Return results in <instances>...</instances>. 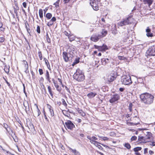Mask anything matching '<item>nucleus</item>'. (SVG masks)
<instances>
[{
    "label": "nucleus",
    "mask_w": 155,
    "mask_h": 155,
    "mask_svg": "<svg viewBox=\"0 0 155 155\" xmlns=\"http://www.w3.org/2000/svg\"><path fill=\"white\" fill-rule=\"evenodd\" d=\"M133 104L131 103H130L129 104V109L130 111L131 112L132 111V107Z\"/></svg>",
    "instance_id": "79ce46f5"
},
{
    "label": "nucleus",
    "mask_w": 155,
    "mask_h": 155,
    "mask_svg": "<svg viewBox=\"0 0 155 155\" xmlns=\"http://www.w3.org/2000/svg\"><path fill=\"white\" fill-rule=\"evenodd\" d=\"M90 142L91 143H93L94 144H95V143H98L95 140L93 139H92L90 140Z\"/></svg>",
    "instance_id": "ea45409f"
},
{
    "label": "nucleus",
    "mask_w": 155,
    "mask_h": 155,
    "mask_svg": "<svg viewBox=\"0 0 155 155\" xmlns=\"http://www.w3.org/2000/svg\"><path fill=\"white\" fill-rule=\"evenodd\" d=\"M3 127L7 131L9 132L8 128H9L10 130L11 129L8 127V125L7 124L4 123L3 124Z\"/></svg>",
    "instance_id": "7c9ffc66"
},
{
    "label": "nucleus",
    "mask_w": 155,
    "mask_h": 155,
    "mask_svg": "<svg viewBox=\"0 0 155 155\" xmlns=\"http://www.w3.org/2000/svg\"><path fill=\"white\" fill-rule=\"evenodd\" d=\"M61 101L62 103V104L65 107H67V104L66 103L64 100V99H62Z\"/></svg>",
    "instance_id": "58836bf2"
},
{
    "label": "nucleus",
    "mask_w": 155,
    "mask_h": 155,
    "mask_svg": "<svg viewBox=\"0 0 155 155\" xmlns=\"http://www.w3.org/2000/svg\"><path fill=\"white\" fill-rule=\"evenodd\" d=\"M140 98L141 102L146 105H150L153 103L154 97L151 94L145 93L140 95Z\"/></svg>",
    "instance_id": "f257e3e1"
},
{
    "label": "nucleus",
    "mask_w": 155,
    "mask_h": 155,
    "mask_svg": "<svg viewBox=\"0 0 155 155\" xmlns=\"http://www.w3.org/2000/svg\"><path fill=\"white\" fill-rule=\"evenodd\" d=\"M65 127H66L68 129L72 130L74 127V125L72 122L70 120H68L65 123Z\"/></svg>",
    "instance_id": "6e6552de"
},
{
    "label": "nucleus",
    "mask_w": 155,
    "mask_h": 155,
    "mask_svg": "<svg viewBox=\"0 0 155 155\" xmlns=\"http://www.w3.org/2000/svg\"><path fill=\"white\" fill-rule=\"evenodd\" d=\"M69 150H71V152L74 153L75 155H80V153L75 149H73L71 148H70Z\"/></svg>",
    "instance_id": "4be33fe9"
},
{
    "label": "nucleus",
    "mask_w": 155,
    "mask_h": 155,
    "mask_svg": "<svg viewBox=\"0 0 155 155\" xmlns=\"http://www.w3.org/2000/svg\"><path fill=\"white\" fill-rule=\"evenodd\" d=\"M79 62V58H76L72 65L73 66H74L76 64L78 63Z\"/></svg>",
    "instance_id": "393cba45"
},
{
    "label": "nucleus",
    "mask_w": 155,
    "mask_h": 155,
    "mask_svg": "<svg viewBox=\"0 0 155 155\" xmlns=\"http://www.w3.org/2000/svg\"><path fill=\"white\" fill-rule=\"evenodd\" d=\"M122 36L123 38H128V35L127 32H126V33H124V34H123V33H122Z\"/></svg>",
    "instance_id": "2f4dec72"
},
{
    "label": "nucleus",
    "mask_w": 155,
    "mask_h": 155,
    "mask_svg": "<svg viewBox=\"0 0 155 155\" xmlns=\"http://www.w3.org/2000/svg\"><path fill=\"white\" fill-rule=\"evenodd\" d=\"M39 15L40 18H41V19H42V18H43V11L42 9H40L39 11Z\"/></svg>",
    "instance_id": "cd10ccee"
},
{
    "label": "nucleus",
    "mask_w": 155,
    "mask_h": 155,
    "mask_svg": "<svg viewBox=\"0 0 155 155\" xmlns=\"http://www.w3.org/2000/svg\"><path fill=\"white\" fill-rule=\"evenodd\" d=\"M50 113V115L51 117H53L54 116V112L53 109V108L51 109H50V110H49Z\"/></svg>",
    "instance_id": "f704fd0d"
},
{
    "label": "nucleus",
    "mask_w": 155,
    "mask_h": 155,
    "mask_svg": "<svg viewBox=\"0 0 155 155\" xmlns=\"http://www.w3.org/2000/svg\"><path fill=\"white\" fill-rule=\"evenodd\" d=\"M98 137L104 141L107 140L108 139V138L106 137H101L98 135Z\"/></svg>",
    "instance_id": "c9c22d12"
},
{
    "label": "nucleus",
    "mask_w": 155,
    "mask_h": 155,
    "mask_svg": "<svg viewBox=\"0 0 155 155\" xmlns=\"http://www.w3.org/2000/svg\"><path fill=\"white\" fill-rule=\"evenodd\" d=\"M146 54L147 56H155V45L149 47L147 51Z\"/></svg>",
    "instance_id": "39448f33"
},
{
    "label": "nucleus",
    "mask_w": 155,
    "mask_h": 155,
    "mask_svg": "<svg viewBox=\"0 0 155 155\" xmlns=\"http://www.w3.org/2000/svg\"><path fill=\"white\" fill-rule=\"evenodd\" d=\"M115 77L113 74H110L107 76L105 80L109 82H112L115 79Z\"/></svg>",
    "instance_id": "9d476101"
},
{
    "label": "nucleus",
    "mask_w": 155,
    "mask_h": 155,
    "mask_svg": "<svg viewBox=\"0 0 155 155\" xmlns=\"http://www.w3.org/2000/svg\"><path fill=\"white\" fill-rule=\"evenodd\" d=\"M100 38H101V36L99 34L93 35L91 38V40L94 42L97 41Z\"/></svg>",
    "instance_id": "9b49d317"
},
{
    "label": "nucleus",
    "mask_w": 155,
    "mask_h": 155,
    "mask_svg": "<svg viewBox=\"0 0 155 155\" xmlns=\"http://www.w3.org/2000/svg\"><path fill=\"white\" fill-rule=\"evenodd\" d=\"M44 117H45V119L48 122H49V120H48V118L47 116H46L45 113L44 114Z\"/></svg>",
    "instance_id": "4d7b16f0"
},
{
    "label": "nucleus",
    "mask_w": 155,
    "mask_h": 155,
    "mask_svg": "<svg viewBox=\"0 0 155 155\" xmlns=\"http://www.w3.org/2000/svg\"><path fill=\"white\" fill-rule=\"evenodd\" d=\"M3 78L5 80L6 83H7L8 86L10 87V83L7 81V80L4 77H3Z\"/></svg>",
    "instance_id": "603ef678"
},
{
    "label": "nucleus",
    "mask_w": 155,
    "mask_h": 155,
    "mask_svg": "<svg viewBox=\"0 0 155 155\" xmlns=\"http://www.w3.org/2000/svg\"><path fill=\"white\" fill-rule=\"evenodd\" d=\"M30 127H31V130L32 131H34L35 130V129L33 125L32 124L31 125Z\"/></svg>",
    "instance_id": "864d4df0"
},
{
    "label": "nucleus",
    "mask_w": 155,
    "mask_h": 155,
    "mask_svg": "<svg viewBox=\"0 0 155 155\" xmlns=\"http://www.w3.org/2000/svg\"><path fill=\"white\" fill-rule=\"evenodd\" d=\"M22 5L24 8H26V3L25 2H24L22 3Z\"/></svg>",
    "instance_id": "0e129e2a"
},
{
    "label": "nucleus",
    "mask_w": 155,
    "mask_h": 155,
    "mask_svg": "<svg viewBox=\"0 0 155 155\" xmlns=\"http://www.w3.org/2000/svg\"><path fill=\"white\" fill-rule=\"evenodd\" d=\"M4 41V38L3 37H0V42H2Z\"/></svg>",
    "instance_id": "6e6d98bb"
},
{
    "label": "nucleus",
    "mask_w": 155,
    "mask_h": 155,
    "mask_svg": "<svg viewBox=\"0 0 155 155\" xmlns=\"http://www.w3.org/2000/svg\"><path fill=\"white\" fill-rule=\"evenodd\" d=\"M75 50V48L73 46H69L67 50V52L70 55V57L72 58L74 57V51Z\"/></svg>",
    "instance_id": "0eeeda50"
},
{
    "label": "nucleus",
    "mask_w": 155,
    "mask_h": 155,
    "mask_svg": "<svg viewBox=\"0 0 155 155\" xmlns=\"http://www.w3.org/2000/svg\"><path fill=\"white\" fill-rule=\"evenodd\" d=\"M23 91L25 94L26 95V96H27L26 93L25 92V85L24 84H23Z\"/></svg>",
    "instance_id": "bf43d9fd"
},
{
    "label": "nucleus",
    "mask_w": 155,
    "mask_h": 155,
    "mask_svg": "<svg viewBox=\"0 0 155 155\" xmlns=\"http://www.w3.org/2000/svg\"><path fill=\"white\" fill-rule=\"evenodd\" d=\"M56 21V18L54 17H53L48 22L47 25L48 27H50L53 25L54 22L55 21Z\"/></svg>",
    "instance_id": "2eb2a0df"
},
{
    "label": "nucleus",
    "mask_w": 155,
    "mask_h": 155,
    "mask_svg": "<svg viewBox=\"0 0 155 155\" xmlns=\"http://www.w3.org/2000/svg\"><path fill=\"white\" fill-rule=\"evenodd\" d=\"M101 62L102 65H105L110 63V60L108 58H104L101 59Z\"/></svg>",
    "instance_id": "4468645a"
},
{
    "label": "nucleus",
    "mask_w": 155,
    "mask_h": 155,
    "mask_svg": "<svg viewBox=\"0 0 155 155\" xmlns=\"http://www.w3.org/2000/svg\"><path fill=\"white\" fill-rule=\"evenodd\" d=\"M101 90L104 92L108 91V87L107 86H103L101 87Z\"/></svg>",
    "instance_id": "c85d7f7f"
},
{
    "label": "nucleus",
    "mask_w": 155,
    "mask_h": 155,
    "mask_svg": "<svg viewBox=\"0 0 155 155\" xmlns=\"http://www.w3.org/2000/svg\"><path fill=\"white\" fill-rule=\"evenodd\" d=\"M59 0H58L54 4V5H55L56 7H57L59 6Z\"/></svg>",
    "instance_id": "a19ab883"
},
{
    "label": "nucleus",
    "mask_w": 155,
    "mask_h": 155,
    "mask_svg": "<svg viewBox=\"0 0 155 155\" xmlns=\"http://www.w3.org/2000/svg\"><path fill=\"white\" fill-rule=\"evenodd\" d=\"M121 81L122 84L125 85H130L132 83L131 77L129 75L123 76L121 78Z\"/></svg>",
    "instance_id": "20e7f679"
},
{
    "label": "nucleus",
    "mask_w": 155,
    "mask_h": 155,
    "mask_svg": "<svg viewBox=\"0 0 155 155\" xmlns=\"http://www.w3.org/2000/svg\"><path fill=\"white\" fill-rule=\"evenodd\" d=\"M101 33V34H100V35L101 36V38H102L103 37L105 36L107 34V31L105 29H102Z\"/></svg>",
    "instance_id": "dca6fc26"
},
{
    "label": "nucleus",
    "mask_w": 155,
    "mask_h": 155,
    "mask_svg": "<svg viewBox=\"0 0 155 155\" xmlns=\"http://www.w3.org/2000/svg\"><path fill=\"white\" fill-rule=\"evenodd\" d=\"M73 77L75 80L78 81H82L85 78L84 75L82 71L79 69H77L76 72L73 75Z\"/></svg>",
    "instance_id": "f03ea898"
},
{
    "label": "nucleus",
    "mask_w": 155,
    "mask_h": 155,
    "mask_svg": "<svg viewBox=\"0 0 155 155\" xmlns=\"http://www.w3.org/2000/svg\"><path fill=\"white\" fill-rule=\"evenodd\" d=\"M9 67L8 68L7 66H5V67L4 68V70L5 72L7 74H8L9 72Z\"/></svg>",
    "instance_id": "72a5a7b5"
},
{
    "label": "nucleus",
    "mask_w": 155,
    "mask_h": 155,
    "mask_svg": "<svg viewBox=\"0 0 155 155\" xmlns=\"http://www.w3.org/2000/svg\"><path fill=\"white\" fill-rule=\"evenodd\" d=\"M124 89V88L121 87L119 88V91L121 92H123Z\"/></svg>",
    "instance_id": "774afa93"
},
{
    "label": "nucleus",
    "mask_w": 155,
    "mask_h": 155,
    "mask_svg": "<svg viewBox=\"0 0 155 155\" xmlns=\"http://www.w3.org/2000/svg\"><path fill=\"white\" fill-rule=\"evenodd\" d=\"M97 94L96 93H93V92H90L87 94V96L89 98H92L94 97Z\"/></svg>",
    "instance_id": "5701e85b"
},
{
    "label": "nucleus",
    "mask_w": 155,
    "mask_h": 155,
    "mask_svg": "<svg viewBox=\"0 0 155 155\" xmlns=\"http://www.w3.org/2000/svg\"><path fill=\"white\" fill-rule=\"evenodd\" d=\"M44 60H45V64L47 65V66H48V65H49V66H50L48 60L47 59H46L45 58H44Z\"/></svg>",
    "instance_id": "09e8293b"
},
{
    "label": "nucleus",
    "mask_w": 155,
    "mask_h": 155,
    "mask_svg": "<svg viewBox=\"0 0 155 155\" xmlns=\"http://www.w3.org/2000/svg\"><path fill=\"white\" fill-rule=\"evenodd\" d=\"M138 140L139 142H140V143H146V141L145 139L144 136H139Z\"/></svg>",
    "instance_id": "a211bd4d"
},
{
    "label": "nucleus",
    "mask_w": 155,
    "mask_h": 155,
    "mask_svg": "<svg viewBox=\"0 0 155 155\" xmlns=\"http://www.w3.org/2000/svg\"><path fill=\"white\" fill-rule=\"evenodd\" d=\"M118 58L120 60H124L125 59V57L124 56H120L118 57Z\"/></svg>",
    "instance_id": "8fccbe9b"
},
{
    "label": "nucleus",
    "mask_w": 155,
    "mask_h": 155,
    "mask_svg": "<svg viewBox=\"0 0 155 155\" xmlns=\"http://www.w3.org/2000/svg\"><path fill=\"white\" fill-rule=\"evenodd\" d=\"M150 142V143H149V145L152 146H155V142L154 141H151V140Z\"/></svg>",
    "instance_id": "a18cd8bd"
},
{
    "label": "nucleus",
    "mask_w": 155,
    "mask_h": 155,
    "mask_svg": "<svg viewBox=\"0 0 155 155\" xmlns=\"http://www.w3.org/2000/svg\"><path fill=\"white\" fill-rule=\"evenodd\" d=\"M45 77L46 79L49 81V83H50L51 82V81L50 80V78L49 72L48 71H46Z\"/></svg>",
    "instance_id": "b1692460"
},
{
    "label": "nucleus",
    "mask_w": 155,
    "mask_h": 155,
    "mask_svg": "<svg viewBox=\"0 0 155 155\" xmlns=\"http://www.w3.org/2000/svg\"><path fill=\"white\" fill-rule=\"evenodd\" d=\"M119 96L117 94H115L113 95L112 97L109 100V102L111 103H113L117 101L119 98Z\"/></svg>",
    "instance_id": "f8f14e48"
},
{
    "label": "nucleus",
    "mask_w": 155,
    "mask_h": 155,
    "mask_svg": "<svg viewBox=\"0 0 155 155\" xmlns=\"http://www.w3.org/2000/svg\"><path fill=\"white\" fill-rule=\"evenodd\" d=\"M101 49L107 50L108 49L107 46L106 45H103L102 46L100 47Z\"/></svg>",
    "instance_id": "e433bc0d"
},
{
    "label": "nucleus",
    "mask_w": 155,
    "mask_h": 155,
    "mask_svg": "<svg viewBox=\"0 0 155 155\" xmlns=\"http://www.w3.org/2000/svg\"><path fill=\"white\" fill-rule=\"evenodd\" d=\"M48 89L50 94L51 96H52V97H53V94L52 92V89L51 87L50 86H48Z\"/></svg>",
    "instance_id": "a878e982"
},
{
    "label": "nucleus",
    "mask_w": 155,
    "mask_h": 155,
    "mask_svg": "<svg viewBox=\"0 0 155 155\" xmlns=\"http://www.w3.org/2000/svg\"><path fill=\"white\" fill-rule=\"evenodd\" d=\"M98 143H97L96 146L98 147V148L100 150H102L103 149L102 147L100 145H99Z\"/></svg>",
    "instance_id": "3c124183"
},
{
    "label": "nucleus",
    "mask_w": 155,
    "mask_h": 155,
    "mask_svg": "<svg viewBox=\"0 0 155 155\" xmlns=\"http://www.w3.org/2000/svg\"><path fill=\"white\" fill-rule=\"evenodd\" d=\"M112 33L114 35H115L117 34V32L116 29V25H114L112 27V28L111 29Z\"/></svg>",
    "instance_id": "aec40b11"
},
{
    "label": "nucleus",
    "mask_w": 155,
    "mask_h": 155,
    "mask_svg": "<svg viewBox=\"0 0 155 155\" xmlns=\"http://www.w3.org/2000/svg\"><path fill=\"white\" fill-rule=\"evenodd\" d=\"M25 28H28V26H29V25H28V24L27 23V21H26L25 22Z\"/></svg>",
    "instance_id": "680f3d73"
},
{
    "label": "nucleus",
    "mask_w": 155,
    "mask_h": 155,
    "mask_svg": "<svg viewBox=\"0 0 155 155\" xmlns=\"http://www.w3.org/2000/svg\"><path fill=\"white\" fill-rule=\"evenodd\" d=\"M151 30L149 27H147L146 29V32H147V35L148 37H151L153 36V34L150 32Z\"/></svg>",
    "instance_id": "f3484780"
},
{
    "label": "nucleus",
    "mask_w": 155,
    "mask_h": 155,
    "mask_svg": "<svg viewBox=\"0 0 155 155\" xmlns=\"http://www.w3.org/2000/svg\"><path fill=\"white\" fill-rule=\"evenodd\" d=\"M65 89L68 92L70 93V91L68 88L66 86L65 87Z\"/></svg>",
    "instance_id": "69168bd1"
},
{
    "label": "nucleus",
    "mask_w": 155,
    "mask_h": 155,
    "mask_svg": "<svg viewBox=\"0 0 155 155\" xmlns=\"http://www.w3.org/2000/svg\"><path fill=\"white\" fill-rule=\"evenodd\" d=\"M132 18L129 16L126 18L123 19L121 21L117 23L118 27H122L124 26H126L131 24L132 22L131 20Z\"/></svg>",
    "instance_id": "7ed1b4c3"
},
{
    "label": "nucleus",
    "mask_w": 155,
    "mask_h": 155,
    "mask_svg": "<svg viewBox=\"0 0 155 155\" xmlns=\"http://www.w3.org/2000/svg\"><path fill=\"white\" fill-rule=\"evenodd\" d=\"M64 34H65V35H66L67 36H68V37L69 36H69V35L70 34H69L68 32H67L66 31H65L64 32Z\"/></svg>",
    "instance_id": "338daca9"
},
{
    "label": "nucleus",
    "mask_w": 155,
    "mask_h": 155,
    "mask_svg": "<svg viewBox=\"0 0 155 155\" xmlns=\"http://www.w3.org/2000/svg\"><path fill=\"white\" fill-rule=\"evenodd\" d=\"M35 105L37 107L36 112L35 113V115L37 117L39 116L41 114V112L39 110L37 105L36 104H35Z\"/></svg>",
    "instance_id": "412c9836"
},
{
    "label": "nucleus",
    "mask_w": 155,
    "mask_h": 155,
    "mask_svg": "<svg viewBox=\"0 0 155 155\" xmlns=\"http://www.w3.org/2000/svg\"><path fill=\"white\" fill-rule=\"evenodd\" d=\"M38 54L40 59L41 60L42 59V56L41 52L40 51H39L38 52Z\"/></svg>",
    "instance_id": "c03bdc74"
},
{
    "label": "nucleus",
    "mask_w": 155,
    "mask_h": 155,
    "mask_svg": "<svg viewBox=\"0 0 155 155\" xmlns=\"http://www.w3.org/2000/svg\"><path fill=\"white\" fill-rule=\"evenodd\" d=\"M47 107L49 109V110H50V109H51L53 108V107L50 105L47 104Z\"/></svg>",
    "instance_id": "052dcab7"
},
{
    "label": "nucleus",
    "mask_w": 155,
    "mask_h": 155,
    "mask_svg": "<svg viewBox=\"0 0 155 155\" xmlns=\"http://www.w3.org/2000/svg\"><path fill=\"white\" fill-rule=\"evenodd\" d=\"M146 134L144 137L146 142H149L152 139V134L150 132H147Z\"/></svg>",
    "instance_id": "1a4fd4ad"
},
{
    "label": "nucleus",
    "mask_w": 155,
    "mask_h": 155,
    "mask_svg": "<svg viewBox=\"0 0 155 155\" xmlns=\"http://www.w3.org/2000/svg\"><path fill=\"white\" fill-rule=\"evenodd\" d=\"M63 57L64 61L67 62L68 61L69 59L71 58L70 57V55L68 53L65 51L63 53Z\"/></svg>",
    "instance_id": "ddd939ff"
},
{
    "label": "nucleus",
    "mask_w": 155,
    "mask_h": 155,
    "mask_svg": "<svg viewBox=\"0 0 155 155\" xmlns=\"http://www.w3.org/2000/svg\"><path fill=\"white\" fill-rule=\"evenodd\" d=\"M71 35H70V36L68 37L70 41H71L74 40V38H72L71 37Z\"/></svg>",
    "instance_id": "13d9d810"
},
{
    "label": "nucleus",
    "mask_w": 155,
    "mask_h": 155,
    "mask_svg": "<svg viewBox=\"0 0 155 155\" xmlns=\"http://www.w3.org/2000/svg\"><path fill=\"white\" fill-rule=\"evenodd\" d=\"M141 149V147H137L134 148V150L135 152H137L138 151L140 150Z\"/></svg>",
    "instance_id": "473e14b6"
},
{
    "label": "nucleus",
    "mask_w": 155,
    "mask_h": 155,
    "mask_svg": "<svg viewBox=\"0 0 155 155\" xmlns=\"http://www.w3.org/2000/svg\"><path fill=\"white\" fill-rule=\"evenodd\" d=\"M98 0H90V4L94 10H98Z\"/></svg>",
    "instance_id": "423d86ee"
},
{
    "label": "nucleus",
    "mask_w": 155,
    "mask_h": 155,
    "mask_svg": "<svg viewBox=\"0 0 155 155\" xmlns=\"http://www.w3.org/2000/svg\"><path fill=\"white\" fill-rule=\"evenodd\" d=\"M55 87L57 90L58 91L60 92L61 91V87H59V85L55 86Z\"/></svg>",
    "instance_id": "de8ad7c7"
},
{
    "label": "nucleus",
    "mask_w": 155,
    "mask_h": 155,
    "mask_svg": "<svg viewBox=\"0 0 155 155\" xmlns=\"http://www.w3.org/2000/svg\"><path fill=\"white\" fill-rule=\"evenodd\" d=\"M124 146L128 149H129L131 148V146L130 144L128 143H125L124 144Z\"/></svg>",
    "instance_id": "c756f323"
},
{
    "label": "nucleus",
    "mask_w": 155,
    "mask_h": 155,
    "mask_svg": "<svg viewBox=\"0 0 155 155\" xmlns=\"http://www.w3.org/2000/svg\"><path fill=\"white\" fill-rule=\"evenodd\" d=\"M94 47L95 48H96L101 49L100 48V47H101V46H98L97 45H94Z\"/></svg>",
    "instance_id": "e2e57ef3"
},
{
    "label": "nucleus",
    "mask_w": 155,
    "mask_h": 155,
    "mask_svg": "<svg viewBox=\"0 0 155 155\" xmlns=\"http://www.w3.org/2000/svg\"><path fill=\"white\" fill-rule=\"evenodd\" d=\"M52 16V14L51 13H48L46 15L45 17L47 19H50L51 18Z\"/></svg>",
    "instance_id": "bb28decb"
},
{
    "label": "nucleus",
    "mask_w": 155,
    "mask_h": 155,
    "mask_svg": "<svg viewBox=\"0 0 155 155\" xmlns=\"http://www.w3.org/2000/svg\"><path fill=\"white\" fill-rule=\"evenodd\" d=\"M39 74H40V75H42L43 73V70L41 69H39Z\"/></svg>",
    "instance_id": "5fc2aeb1"
},
{
    "label": "nucleus",
    "mask_w": 155,
    "mask_h": 155,
    "mask_svg": "<svg viewBox=\"0 0 155 155\" xmlns=\"http://www.w3.org/2000/svg\"><path fill=\"white\" fill-rule=\"evenodd\" d=\"M36 31L37 33L39 34H40L41 32L40 27L39 25H37V28L36 29Z\"/></svg>",
    "instance_id": "37998d69"
},
{
    "label": "nucleus",
    "mask_w": 155,
    "mask_h": 155,
    "mask_svg": "<svg viewBox=\"0 0 155 155\" xmlns=\"http://www.w3.org/2000/svg\"><path fill=\"white\" fill-rule=\"evenodd\" d=\"M46 36V40H47V42L48 43H50L51 42L50 39L49 37L48 34L47 33Z\"/></svg>",
    "instance_id": "4c0bfd02"
},
{
    "label": "nucleus",
    "mask_w": 155,
    "mask_h": 155,
    "mask_svg": "<svg viewBox=\"0 0 155 155\" xmlns=\"http://www.w3.org/2000/svg\"><path fill=\"white\" fill-rule=\"evenodd\" d=\"M153 1V0H143V2L145 4H147L148 6H150L152 4Z\"/></svg>",
    "instance_id": "6ab92c4d"
},
{
    "label": "nucleus",
    "mask_w": 155,
    "mask_h": 155,
    "mask_svg": "<svg viewBox=\"0 0 155 155\" xmlns=\"http://www.w3.org/2000/svg\"><path fill=\"white\" fill-rule=\"evenodd\" d=\"M137 139V137L136 136H132L131 138V141L136 140Z\"/></svg>",
    "instance_id": "49530a36"
}]
</instances>
